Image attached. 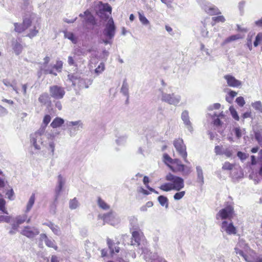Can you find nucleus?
Instances as JSON below:
<instances>
[{
  "instance_id": "obj_43",
  "label": "nucleus",
  "mask_w": 262,
  "mask_h": 262,
  "mask_svg": "<svg viewBox=\"0 0 262 262\" xmlns=\"http://www.w3.org/2000/svg\"><path fill=\"white\" fill-rule=\"evenodd\" d=\"M255 138L259 144H261L262 143V135L260 133L256 132L255 133Z\"/></svg>"
},
{
  "instance_id": "obj_51",
  "label": "nucleus",
  "mask_w": 262,
  "mask_h": 262,
  "mask_svg": "<svg viewBox=\"0 0 262 262\" xmlns=\"http://www.w3.org/2000/svg\"><path fill=\"white\" fill-rule=\"evenodd\" d=\"M234 132L236 137L238 139H239L242 137V133L241 129L239 128L236 127L234 129Z\"/></svg>"
},
{
  "instance_id": "obj_56",
  "label": "nucleus",
  "mask_w": 262,
  "mask_h": 262,
  "mask_svg": "<svg viewBox=\"0 0 262 262\" xmlns=\"http://www.w3.org/2000/svg\"><path fill=\"white\" fill-rule=\"evenodd\" d=\"M3 102H6L10 105H13L14 104V102L11 100H8L7 99H3L2 100Z\"/></svg>"
},
{
  "instance_id": "obj_1",
  "label": "nucleus",
  "mask_w": 262,
  "mask_h": 262,
  "mask_svg": "<svg viewBox=\"0 0 262 262\" xmlns=\"http://www.w3.org/2000/svg\"><path fill=\"white\" fill-rule=\"evenodd\" d=\"M165 179L167 182L162 184L159 187V188L162 191L167 192L175 190L179 191L184 187V180L180 177L168 173L165 176Z\"/></svg>"
},
{
  "instance_id": "obj_6",
  "label": "nucleus",
  "mask_w": 262,
  "mask_h": 262,
  "mask_svg": "<svg viewBox=\"0 0 262 262\" xmlns=\"http://www.w3.org/2000/svg\"><path fill=\"white\" fill-rule=\"evenodd\" d=\"M33 18L32 15L30 16V18L25 17L22 24L14 23V25L15 27L14 30L18 33H21L25 30L30 28L32 24V19Z\"/></svg>"
},
{
  "instance_id": "obj_52",
  "label": "nucleus",
  "mask_w": 262,
  "mask_h": 262,
  "mask_svg": "<svg viewBox=\"0 0 262 262\" xmlns=\"http://www.w3.org/2000/svg\"><path fill=\"white\" fill-rule=\"evenodd\" d=\"M104 70V67H97V68L95 70V73L97 75L102 73Z\"/></svg>"
},
{
  "instance_id": "obj_24",
  "label": "nucleus",
  "mask_w": 262,
  "mask_h": 262,
  "mask_svg": "<svg viewBox=\"0 0 262 262\" xmlns=\"http://www.w3.org/2000/svg\"><path fill=\"white\" fill-rule=\"evenodd\" d=\"M35 200V193H33L31 197L29 199V200L27 203L26 207V211H29L32 208L33 205L34 204Z\"/></svg>"
},
{
  "instance_id": "obj_3",
  "label": "nucleus",
  "mask_w": 262,
  "mask_h": 262,
  "mask_svg": "<svg viewBox=\"0 0 262 262\" xmlns=\"http://www.w3.org/2000/svg\"><path fill=\"white\" fill-rule=\"evenodd\" d=\"M234 215V207L232 205H227L221 209L216 215L217 220H231Z\"/></svg>"
},
{
  "instance_id": "obj_8",
  "label": "nucleus",
  "mask_w": 262,
  "mask_h": 262,
  "mask_svg": "<svg viewBox=\"0 0 262 262\" xmlns=\"http://www.w3.org/2000/svg\"><path fill=\"white\" fill-rule=\"evenodd\" d=\"M221 227L222 231H225L229 235H235L237 233L236 228L232 222L228 223L227 221H224L222 222Z\"/></svg>"
},
{
  "instance_id": "obj_26",
  "label": "nucleus",
  "mask_w": 262,
  "mask_h": 262,
  "mask_svg": "<svg viewBox=\"0 0 262 262\" xmlns=\"http://www.w3.org/2000/svg\"><path fill=\"white\" fill-rule=\"evenodd\" d=\"M240 38L239 35L236 34V35H233L227 38L224 42L222 43V45L224 46L230 42L234 41L235 40H237Z\"/></svg>"
},
{
  "instance_id": "obj_19",
  "label": "nucleus",
  "mask_w": 262,
  "mask_h": 262,
  "mask_svg": "<svg viewBox=\"0 0 262 262\" xmlns=\"http://www.w3.org/2000/svg\"><path fill=\"white\" fill-rule=\"evenodd\" d=\"M64 122L63 119L56 117L53 120L50 125L52 128H56L60 127L64 123Z\"/></svg>"
},
{
  "instance_id": "obj_23",
  "label": "nucleus",
  "mask_w": 262,
  "mask_h": 262,
  "mask_svg": "<svg viewBox=\"0 0 262 262\" xmlns=\"http://www.w3.org/2000/svg\"><path fill=\"white\" fill-rule=\"evenodd\" d=\"M49 99V96L48 93H44L41 94L39 98H38V101L39 102L41 103L42 104H46L47 102H48V100Z\"/></svg>"
},
{
  "instance_id": "obj_46",
  "label": "nucleus",
  "mask_w": 262,
  "mask_h": 262,
  "mask_svg": "<svg viewBox=\"0 0 262 262\" xmlns=\"http://www.w3.org/2000/svg\"><path fill=\"white\" fill-rule=\"evenodd\" d=\"M6 195H7L8 196V198L10 200H13V196L14 195V192H13V190L12 189H11L9 190H8L6 192Z\"/></svg>"
},
{
  "instance_id": "obj_17",
  "label": "nucleus",
  "mask_w": 262,
  "mask_h": 262,
  "mask_svg": "<svg viewBox=\"0 0 262 262\" xmlns=\"http://www.w3.org/2000/svg\"><path fill=\"white\" fill-rule=\"evenodd\" d=\"M132 238L136 243L139 245L141 241V236L143 235V233L141 232V231L139 229H137V230L132 232Z\"/></svg>"
},
{
  "instance_id": "obj_60",
  "label": "nucleus",
  "mask_w": 262,
  "mask_h": 262,
  "mask_svg": "<svg viewBox=\"0 0 262 262\" xmlns=\"http://www.w3.org/2000/svg\"><path fill=\"white\" fill-rule=\"evenodd\" d=\"M202 35L204 37H208V31L205 30H204L203 29H202Z\"/></svg>"
},
{
  "instance_id": "obj_59",
  "label": "nucleus",
  "mask_w": 262,
  "mask_h": 262,
  "mask_svg": "<svg viewBox=\"0 0 262 262\" xmlns=\"http://www.w3.org/2000/svg\"><path fill=\"white\" fill-rule=\"evenodd\" d=\"M107 254V251L105 249H103L101 250V254L102 257L106 256Z\"/></svg>"
},
{
  "instance_id": "obj_41",
  "label": "nucleus",
  "mask_w": 262,
  "mask_h": 262,
  "mask_svg": "<svg viewBox=\"0 0 262 262\" xmlns=\"http://www.w3.org/2000/svg\"><path fill=\"white\" fill-rule=\"evenodd\" d=\"M11 217L6 215H0V223L6 222L9 223L10 222Z\"/></svg>"
},
{
  "instance_id": "obj_44",
  "label": "nucleus",
  "mask_w": 262,
  "mask_h": 262,
  "mask_svg": "<svg viewBox=\"0 0 262 262\" xmlns=\"http://www.w3.org/2000/svg\"><path fill=\"white\" fill-rule=\"evenodd\" d=\"M222 146L216 145L215 146L214 151L216 155H223V151L222 150Z\"/></svg>"
},
{
  "instance_id": "obj_4",
  "label": "nucleus",
  "mask_w": 262,
  "mask_h": 262,
  "mask_svg": "<svg viewBox=\"0 0 262 262\" xmlns=\"http://www.w3.org/2000/svg\"><path fill=\"white\" fill-rule=\"evenodd\" d=\"M173 144L177 151L179 153L185 162H188L187 157V152L186 151V146L184 144V141L182 138H179L173 140Z\"/></svg>"
},
{
  "instance_id": "obj_38",
  "label": "nucleus",
  "mask_w": 262,
  "mask_h": 262,
  "mask_svg": "<svg viewBox=\"0 0 262 262\" xmlns=\"http://www.w3.org/2000/svg\"><path fill=\"white\" fill-rule=\"evenodd\" d=\"M252 106L255 110L262 113V104L260 101H256L252 104Z\"/></svg>"
},
{
  "instance_id": "obj_14",
  "label": "nucleus",
  "mask_w": 262,
  "mask_h": 262,
  "mask_svg": "<svg viewBox=\"0 0 262 262\" xmlns=\"http://www.w3.org/2000/svg\"><path fill=\"white\" fill-rule=\"evenodd\" d=\"M12 48L15 54L17 55H19L23 49L22 45L20 43V41H18L17 39L12 40Z\"/></svg>"
},
{
  "instance_id": "obj_16",
  "label": "nucleus",
  "mask_w": 262,
  "mask_h": 262,
  "mask_svg": "<svg viewBox=\"0 0 262 262\" xmlns=\"http://www.w3.org/2000/svg\"><path fill=\"white\" fill-rule=\"evenodd\" d=\"M256 253L251 249L247 251V253L244 256V259L248 262H254L255 258Z\"/></svg>"
},
{
  "instance_id": "obj_11",
  "label": "nucleus",
  "mask_w": 262,
  "mask_h": 262,
  "mask_svg": "<svg viewBox=\"0 0 262 262\" xmlns=\"http://www.w3.org/2000/svg\"><path fill=\"white\" fill-rule=\"evenodd\" d=\"M162 100L170 104L176 105L179 103L180 97L175 96L173 94H164L162 96Z\"/></svg>"
},
{
  "instance_id": "obj_10",
  "label": "nucleus",
  "mask_w": 262,
  "mask_h": 262,
  "mask_svg": "<svg viewBox=\"0 0 262 262\" xmlns=\"http://www.w3.org/2000/svg\"><path fill=\"white\" fill-rule=\"evenodd\" d=\"M39 232L38 229L34 227L27 226L24 227L21 231L20 233L29 238H32L39 234Z\"/></svg>"
},
{
  "instance_id": "obj_55",
  "label": "nucleus",
  "mask_w": 262,
  "mask_h": 262,
  "mask_svg": "<svg viewBox=\"0 0 262 262\" xmlns=\"http://www.w3.org/2000/svg\"><path fill=\"white\" fill-rule=\"evenodd\" d=\"M32 142L33 145L35 148L38 149H40V147L37 144L36 140L35 138L32 139Z\"/></svg>"
},
{
  "instance_id": "obj_61",
  "label": "nucleus",
  "mask_w": 262,
  "mask_h": 262,
  "mask_svg": "<svg viewBox=\"0 0 262 262\" xmlns=\"http://www.w3.org/2000/svg\"><path fill=\"white\" fill-rule=\"evenodd\" d=\"M230 96L232 98L235 97L237 95V93L233 91H231L229 93Z\"/></svg>"
},
{
  "instance_id": "obj_30",
  "label": "nucleus",
  "mask_w": 262,
  "mask_h": 262,
  "mask_svg": "<svg viewBox=\"0 0 262 262\" xmlns=\"http://www.w3.org/2000/svg\"><path fill=\"white\" fill-rule=\"evenodd\" d=\"M181 117L182 120L186 124L188 125L190 123V122L189 119L188 112L187 111H183L182 113Z\"/></svg>"
},
{
  "instance_id": "obj_39",
  "label": "nucleus",
  "mask_w": 262,
  "mask_h": 262,
  "mask_svg": "<svg viewBox=\"0 0 262 262\" xmlns=\"http://www.w3.org/2000/svg\"><path fill=\"white\" fill-rule=\"evenodd\" d=\"M230 111L231 114L233 118L235 120L238 121L239 119V118L238 115L237 113V112L235 111V110L233 108H230Z\"/></svg>"
},
{
  "instance_id": "obj_22",
  "label": "nucleus",
  "mask_w": 262,
  "mask_h": 262,
  "mask_svg": "<svg viewBox=\"0 0 262 262\" xmlns=\"http://www.w3.org/2000/svg\"><path fill=\"white\" fill-rule=\"evenodd\" d=\"M158 200L162 206H165L166 208L168 207V200L167 197L164 195H160L158 198Z\"/></svg>"
},
{
  "instance_id": "obj_34",
  "label": "nucleus",
  "mask_w": 262,
  "mask_h": 262,
  "mask_svg": "<svg viewBox=\"0 0 262 262\" xmlns=\"http://www.w3.org/2000/svg\"><path fill=\"white\" fill-rule=\"evenodd\" d=\"M78 204V201L77 200L76 198H75L70 201L69 206L71 209H74L77 207Z\"/></svg>"
},
{
  "instance_id": "obj_9",
  "label": "nucleus",
  "mask_w": 262,
  "mask_h": 262,
  "mask_svg": "<svg viewBox=\"0 0 262 262\" xmlns=\"http://www.w3.org/2000/svg\"><path fill=\"white\" fill-rule=\"evenodd\" d=\"M106 243L110 250V254L112 256L118 254L121 251V249L119 247V245L120 244L119 242L115 243L113 239L110 238H107Z\"/></svg>"
},
{
  "instance_id": "obj_2",
  "label": "nucleus",
  "mask_w": 262,
  "mask_h": 262,
  "mask_svg": "<svg viewBox=\"0 0 262 262\" xmlns=\"http://www.w3.org/2000/svg\"><path fill=\"white\" fill-rule=\"evenodd\" d=\"M163 162L174 172H184L185 166L178 159H172L167 154L163 155Z\"/></svg>"
},
{
  "instance_id": "obj_7",
  "label": "nucleus",
  "mask_w": 262,
  "mask_h": 262,
  "mask_svg": "<svg viewBox=\"0 0 262 262\" xmlns=\"http://www.w3.org/2000/svg\"><path fill=\"white\" fill-rule=\"evenodd\" d=\"M116 27L114 21L111 18L106 25L105 28L103 31V34L108 39H111L115 36Z\"/></svg>"
},
{
  "instance_id": "obj_21",
  "label": "nucleus",
  "mask_w": 262,
  "mask_h": 262,
  "mask_svg": "<svg viewBox=\"0 0 262 262\" xmlns=\"http://www.w3.org/2000/svg\"><path fill=\"white\" fill-rule=\"evenodd\" d=\"M205 11L207 13L212 15H218L221 13L219 9L214 6L210 7L208 9H206Z\"/></svg>"
},
{
  "instance_id": "obj_29",
  "label": "nucleus",
  "mask_w": 262,
  "mask_h": 262,
  "mask_svg": "<svg viewBox=\"0 0 262 262\" xmlns=\"http://www.w3.org/2000/svg\"><path fill=\"white\" fill-rule=\"evenodd\" d=\"M98 204L101 208L104 210H107L110 208V206L102 200L101 198H98Z\"/></svg>"
},
{
  "instance_id": "obj_58",
  "label": "nucleus",
  "mask_w": 262,
  "mask_h": 262,
  "mask_svg": "<svg viewBox=\"0 0 262 262\" xmlns=\"http://www.w3.org/2000/svg\"><path fill=\"white\" fill-rule=\"evenodd\" d=\"M255 25L258 27H262V17L255 22Z\"/></svg>"
},
{
  "instance_id": "obj_64",
  "label": "nucleus",
  "mask_w": 262,
  "mask_h": 262,
  "mask_svg": "<svg viewBox=\"0 0 262 262\" xmlns=\"http://www.w3.org/2000/svg\"><path fill=\"white\" fill-rule=\"evenodd\" d=\"M254 262H262V258L259 257H255Z\"/></svg>"
},
{
  "instance_id": "obj_31",
  "label": "nucleus",
  "mask_w": 262,
  "mask_h": 262,
  "mask_svg": "<svg viewBox=\"0 0 262 262\" xmlns=\"http://www.w3.org/2000/svg\"><path fill=\"white\" fill-rule=\"evenodd\" d=\"M234 164L230 163L229 162H226L223 165L222 169L224 170H231L234 167Z\"/></svg>"
},
{
  "instance_id": "obj_62",
  "label": "nucleus",
  "mask_w": 262,
  "mask_h": 262,
  "mask_svg": "<svg viewBox=\"0 0 262 262\" xmlns=\"http://www.w3.org/2000/svg\"><path fill=\"white\" fill-rule=\"evenodd\" d=\"M153 205L154 204L152 202L148 201L146 203L145 206H146L147 208H150L151 207L153 206Z\"/></svg>"
},
{
  "instance_id": "obj_49",
  "label": "nucleus",
  "mask_w": 262,
  "mask_h": 262,
  "mask_svg": "<svg viewBox=\"0 0 262 262\" xmlns=\"http://www.w3.org/2000/svg\"><path fill=\"white\" fill-rule=\"evenodd\" d=\"M235 252L236 254H239L241 256H242L243 258L244 257V256L245 255V253L244 252V251L239 248L235 247L234 248Z\"/></svg>"
},
{
  "instance_id": "obj_15",
  "label": "nucleus",
  "mask_w": 262,
  "mask_h": 262,
  "mask_svg": "<svg viewBox=\"0 0 262 262\" xmlns=\"http://www.w3.org/2000/svg\"><path fill=\"white\" fill-rule=\"evenodd\" d=\"M29 28V33L26 35V36L30 38L36 36L39 32V30L40 28V24L37 22L36 25H34L33 28Z\"/></svg>"
},
{
  "instance_id": "obj_50",
  "label": "nucleus",
  "mask_w": 262,
  "mask_h": 262,
  "mask_svg": "<svg viewBox=\"0 0 262 262\" xmlns=\"http://www.w3.org/2000/svg\"><path fill=\"white\" fill-rule=\"evenodd\" d=\"M143 182L144 184L145 185L147 189H149L150 187L149 186L148 183L149 182V178L147 176H144L143 178Z\"/></svg>"
},
{
  "instance_id": "obj_57",
  "label": "nucleus",
  "mask_w": 262,
  "mask_h": 262,
  "mask_svg": "<svg viewBox=\"0 0 262 262\" xmlns=\"http://www.w3.org/2000/svg\"><path fill=\"white\" fill-rule=\"evenodd\" d=\"M165 29L170 34H172V29L169 26L166 25L165 26Z\"/></svg>"
},
{
  "instance_id": "obj_12",
  "label": "nucleus",
  "mask_w": 262,
  "mask_h": 262,
  "mask_svg": "<svg viewBox=\"0 0 262 262\" xmlns=\"http://www.w3.org/2000/svg\"><path fill=\"white\" fill-rule=\"evenodd\" d=\"M72 82L73 85L75 86L77 84L80 89L88 88L89 85H91L92 83V81L91 80H85L82 78L75 79Z\"/></svg>"
},
{
  "instance_id": "obj_25",
  "label": "nucleus",
  "mask_w": 262,
  "mask_h": 262,
  "mask_svg": "<svg viewBox=\"0 0 262 262\" xmlns=\"http://www.w3.org/2000/svg\"><path fill=\"white\" fill-rule=\"evenodd\" d=\"M64 36L65 38H67L72 41V42L75 43L77 41V39L75 37L74 34L70 32L65 31L64 32Z\"/></svg>"
},
{
  "instance_id": "obj_27",
  "label": "nucleus",
  "mask_w": 262,
  "mask_h": 262,
  "mask_svg": "<svg viewBox=\"0 0 262 262\" xmlns=\"http://www.w3.org/2000/svg\"><path fill=\"white\" fill-rule=\"evenodd\" d=\"M6 202L5 200L3 198H0V210L4 214H8V212L6 208Z\"/></svg>"
},
{
  "instance_id": "obj_40",
  "label": "nucleus",
  "mask_w": 262,
  "mask_h": 262,
  "mask_svg": "<svg viewBox=\"0 0 262 262\" xmlns=\"http://www.w3.org/2000/svg\"><path fill=\"white\" fill-rule=\"evenodd\" d=\"M212 20L216 23H219V22L224 23L225 21V18L223 16L220 15V16H218L213 17Z\"/></svg>"
},
{
  "instance_id": "obj_5",
  "label": "nucleus",
  "mask_w": 262,
  "mask_h": 262,
  "mask_svg": "<svg viewBox=\"0 0 262 262\" xmlns=\"http://www.w3.org/2000/svg\"><path fill=\"white\" fill-rule=\"evenodd\" d=\"M49 92L51 97L56 99H62L66 93L63 87L57 85L51 86Z\"/></svg>"
},
{
  "instance_id": "obj_20",
  "label": "nucleus",
  "mask_w": 262,
  "mask_h": 262,
  "mask_svg": "<svg viewBox=\"0 0 262 262\" xmlns=\"http://www.w3.org/2000/svg\"><path fill=\"white\" fill-rule=\"evenodd\" d=\"M100 6L99 9H101V12H109L110 14L112 12V7L107 3L103 4L102 2H99Z\"/></svg>"
},
{
  "instance_id": "obj_37",
  "label": "nucleus",
  "mask_w": 262,
  "mask_h": 262,
  "mask_svg": "<svg viewBox=\"0 0 262 262\" xmlns=\"http://www.w3.org/2000/svg\"><path fill=\"white\" fill-rule=\"evenodd\" d=\"M58 192L59 193L62 190V187L63 185V181L62 180V177L61 174H59L58 177Z\"/></svg>"
},
{
  "instance_id": "obj_45",
  "label": "nucleus",
  "mask_w": 262,
  "mask_h": 262,
  "mask_svg": "<svg viewBox=\"0 0 262 262\" xmlns=\"http://www.w3.org/2000/svg\"><path fill=\"white\" fill-rule=\"evenodd\" d=\"M51 118L49 115H46L44 116L43 119V123L45 124V125H47L49 122H50Z\"/></svg>"
},
{
  "instance_id": "obj_28",
  "label": "nucleus",
  "mask_w": 262,
  "mask_h": 262,
  "mask_svg": "<svg viewBox=\"0 0 262 262\" xmlns=\"http://www.w3.org/2000/svg\"><path fill=\"white\" fill-rule=\"evenodd\" d=\"M44 236H45V237L46 238L45 240L46 245L48 247L53 248L55 250H57L58 249V247L54 244V241L48 238L47 236L45 234L44 235Z\"/></svg>"
},
{
  "instance_id": "obj_54",
  "label": "nucleus",
  "mask_w": 262,
  "mask_h": 262,
  "mask_svg": "<svg viewBox=\"0 0 262 262\" xmlns=\"http://www.w3.org/2000/svg\"><path fill=\"white\" fill-rule=\"evenodd\" d=\"M223 154H225L227 157H230L232 155V151L229 149H226Z\"/></svg>"
},
{
  "instance_id": "obj_13",
  "label": "nucleus",
  "mask_w": 262,
  "mask_h": 262,
  "mask_svg": "<svg viewBox=\"0 0 262 262\" xmlns=\"http://www.w3.org/2000/svg\"><path fill=\"white\" fill-rule=\"evenodd\" d=\"M224 78L227 80L228 85L231 87H238L242 84L240 81L236 79L231 75H225Z\"/></svg>"
},
{
  "instance_id": "obj_42",
  "label": "nucleus",
  "mask_w": 262,
  "mask_h": 262,
  "mask_svg": "<svg viewBox=\"0 0 262 262\" xmlns=\"http://www.w3.org/2000/svg\"><path fill=\"white\" fill-rule=\"evenodd\" d=\"M236 102L240 106H243L245 104V101L243 97H238L236 99Z\"/></svg>"
},
{
  "instance_id": "obj_35",
  "label": "nucleus",
  "mask_w": 262,
  "mask_h": 262,
  "mask_svg": "<svg viewBox=\"0 0 262 262\" xmlns=\"http://www.w3.org/2000/svg\"><path fill=\"white\" fill-rule=\"evenodd\" d=\"M259 43L262 44V33H259L257 35L254 41V46L257 47Z\"/></svg>"
},
{
  "instance_id": "obj_33",
  "label": "nucleus",
  "mask_w": 262,
  "mask_h": 262,
  "mask_svg": "<svg viewBox=\"0 0 262 262\" xmlns=\"http://www.w3.org/2000/svg\"><path fill=\"white\" fill-rule=\"evenodd\" d=\"M185 194V191H178L177 193H176L173 195V199L175 200H179L183 198V196Z\"/></svg>"
},
{
  "instance_id": "obj_63",
  "label": "nucleus",
  "mask_w": 262,
  "mask_h": 262,
  "mask_svg": "<svg viewBox=\"0 0 262 262\" xmlns=\"http://www.w3.org/2000/svg\"><path fill=\"white\" fill-rule=\"evenodd\" d=\"M51 262H58L57 258L56 256H52L51 257Z\"/></svg>"
},
{
  "instance_id": "obj_48",
  "label": "nucleus",
  "mask_w": 262,
  "mask_h": 262,
  "mask_svg": "<svg viewBox=\"0 0 262 262\" xmlns=\"http://www.w3.org/2000/svg\"><path fill=\"white\" fill-rule=\"evenodd\" d=\"M237 156L242 160H245L247 158L246 155L242 151H238L237 153Z\"/></svg>"
},
{
  "instance_id": "obj_47",
  "label": "nucleus",
  "mask_w": 262,
  "mask_h": 262,
  "mask_svg": "<svg viewBox=\"0 0 262 262\" xmlns=\"http://www.w3.org/2000/svg\"><path fill=\"white\" fill-rule=\"evenodd\" d=\"M97 14L102 18H107L108 17V15L106 14L104 12H101V9H99L98 12H97Z\"/></svg>"
},
{
  "instance_id": "obj_18",
  "label": "nucleus",
  "mask_w": 262,
  "mask_h": 262,
  "mask_svg": "<svg viewBox=\"0 0 262 262\" xmlns=\"http://www.w3.org/2000/svg\"><path fill=\"white\" fill-rule=\"evenodd\" d=\"M84 14L86 16L85 20L88 23H89L91 25H94L96 24V20L94 16L92 14V13L88 10H86L84 12Z\"/></svg>"
},
{
  "instance_id": "obj_32",
  "label": "nucleus",
  "mask_w": 262,
  "mask_h": 262,
  "mask_svg": "<svg viewBox=\"0 0 262 262\" xmlns=\"http://www.w3.org/2000/svg\"><path fill=\"white\" fill-rule=\"evenodd\" d=\"M139 18L141 23L143 25H148L150 24L149 20L146 18V17L140 13H139Z\"/></svg>"
},
{
  "instance_id": "obj_36",
  "label": "nucleus",
  "mask_w": 262,
  "mask_h": 262,
  "mask_svg": "<svg viewBox=\"0 0 262 262\" xmlns=\"http://www.w3.org/2000/svg\"><path fill=\"white\" fill-rule=\"evenodd\" d=\"M48 226L52 230V231L56 234H58L59 233V229L57 226L55 225L53 223H50Z\"/></svg>"
},
{
  "instance_id": "obj_53",
  "label": "nucleus",
  "mask_w": 262,
  "mask_h": 262,
  "mask_svg": "<svg viewBox=\"0 0 262 262\" xmlns=\"http://www.w3.org/2000/svg\"><path fill=\"white\" fill-rule=\"evenodd\" d=\"M7 113V111L5 108L0 105V115H4Z\"/></svg>"
}]
</instances>
